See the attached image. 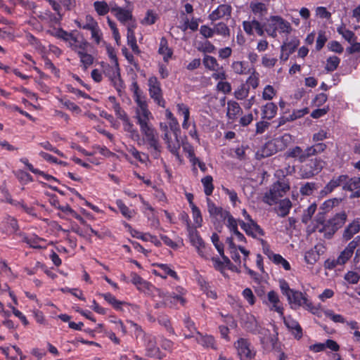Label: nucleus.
I'll use <instances>...</instances> for the list:
<instances>
[{
	"label": "nucleus",
	"mask_w": 360,
	"mask_h": 360,
	"mask_svg": "<svg viewBox=\"0 0 360 360\" xmlns=\"http://www.w3.org/2000/svg\"><path fill=\"white\" fill-rule=\"evenodd\" d=\"M158 268H159L160 271L154 270V274L157 276H159L163 278H166L167 276H169L174 279H178V276L176 271L172 270L169 265L166 264H155Z\"/></svg>",
	"instance_id": "obj_28"
},
{
	"label": "nucleus",
	"mask_w": 360,
	"mask_h": 360,
	"mask_svg": "<svg viewBox=\"0 0 360 360\" xmlns=\"http://www.w3.org/2000/svg\"><path fill=\"white\" fill-rule=\"evenodd\" d=\"M89 46V43L86 40L83 38L79 39L75 36L72 37V40L68 43V46L75 51L77 55H79V52H82L84 50L87 49Z\"/></svg>",
	"instance_id": "obj_27"
},
{
	"label": "nucleus",
	"mask_w": 360,
	"mask_h": 360,
	"mask_svg": "<svg viewBox=\"0 0 360 360\" xmlns=\"http://www.w3.org/2000/svg\"><path fill=\"white\" fill-rule=\"evenodd\" d=\"M243 27L245 33L250 36L254 34V30L259 36H263L264 34L263 26L255 19L251 21H243Z\"/></svg>",
	"instance_id": "obj_21"
},
{
	"label": "nucleus",
	"mask_w": 360,
	"mask_h": 360,
	"mask_svg": "<svg viewBox=\"0 0 360 360\" xmlns=\"http://www.w3.org/2000/svg\"><path fill=\"white\" fill-rule=\"evenodd\" d=\"M287 299L292 308L303 307L311 312L316 309L312 302L307 298V294L300 291L294 290Z\"/></svg>",
	"instance_id": "obj_8"
},
{
	"label": "nucleus",
	"mask_w": 360,
	"mask_h": 360,
	"mask_svg": "<svg viewBox=\"0 0 360 360\" xmlns=\"http://www.w3.org/2000/svg\"><path fill=\"white\" fill-rule=\"evenodd\" d=\"M104 73L111 80L115 89L118 91H121L124 87V83L120 77L118 62H116V64H113L111 66L108 65L104 70Z\"/></svg>",
	"instance_id": "obj_12"
},
{
	"label": "nucleus",
	"mask_w": 360,
	"mask_h": 360,
	"mask_svg": "<svg viewBox=\"0 0 360 360\" xmlns=\"http://www.w3.org/2000/svg\"><path fill=\"white\" fill-rule=\"evenodd\" d=\"M326 148V145L323 143H318L310 147L307 148V153L309 157L316 155L319 153L323 152Z\"/></svg>",
	"instance_id": "obj_50"
},
{
	"label": "nucleus",
	"mask_w": 360,
	"mask_h": 360,
	"mask_svg": "<svg viewBox=\"0 0 360 360\" xmlns=\"http://www.w3.org/2000/svg\"><path fill=\"white\" fill-rule=\"evenodd\" d=\"M286 158H295L300 162H304L309 158L308 153H307V148L302 150L300 146H295L292 148H290L285 153Z\"/></svg>",
	"instance_id": "obj_23"
},
{
	"label": "nucleus",
	"mask_w": 360,
	"mask_h": 360,
	"mask_svg": "<svg viewBox=\"0 0 360 360\" xmlns=\"http://www.w3.org/2000/svg\"><path fill=\"white\" fill-rule=\"evenodd\" d=\"M293 141L292 137L290 134H284L282 136L274 138L271 141H269L266 145L264 150H269V153H266V155L269 156L278 151H281L285 149ZM265 153V150H264Z\"/></svg>",
	"instance_id": "obj_7"
},
{
	"label": "nucleus",
	"mask_w": 360,
	"mask_h": 360,
	"mask_svg": "<svg viewBox=\"0 0 360 360\" xmlns=\"http://www.w3.org/2000/svg\"><path fill=\"white\" fill-rule=\"evenodd\" d=\"M226 220H227L226 226L231 232L233 233L238 230L239 221H238L236 219H234L229 212H228V216H226Z\"/></svg>",
	"instance_id": "obj_61"
},
{
	"label": "nucleus",
	"mask_w": 360,
	"mask_h": 360,
	"mask_svg": "<svg viewBox=\"0 0 360 360\" xmlns=\"http://www.w3.org/2000/svg\"><path fill=\"white\" fill-rule=\"evenodd\" d=\"M148 92L150 98L160 107L165 108L166 101L163 98L161 84L155 76L150 77L148 80Z\"/></svg>",
	"instance_id": "obj_9"
},
{
	"label": "nucleus",
	"mask_w": 360,
	"mask_h": 360,
	"mask_svg": "<svg viewBox=\"0 0 360 360\" xmlns=\"http://www.w3.org/2000/svg\"><path fill=\"white\" fill-rule=\"evenodd\" d=\"M360 188V177H353L349 178V176L347 175L346 181L343 184V190L353 191L354 190L358 189Z\"/></svg>",
	"instance_id": "obj_37"
},
{
	"label": "nucleus",
	"mask_w": 360,
	"mask_h": 360,
	"mask_svg": "<svg viewBox=\"0 0 360 360\" xmlns=\"http://www.w3.org/2000/svg\"><path fill=\"white\" fill-rule=\"evenodd\" d=\"M179 134L171 133L167 125H165V133L162 135V139L167 145V149L174 155L179 157V150L181 143L179 139Z\"/></svg>",
	"instance_id": "obj_10"
},
{
	"label": "nucleus",
	"mask_w": 360,
	"mask_h": 360,
	"mask_svg": "<svg viewBox=\"0 0 360 360\" xmlns=\"http://www.w3.org/2000/svg\"><path fill=\"white\" fill-rule=\"evenodd\" d=\"M347 220V214L345 212H341L336 214L332 219L328 221L335 228L338 230L341 228Z\"/></svg>",
	"instance_id": "obj_35"
},
{
	"label": "nucleus",
	"mask_w": 360,
	"mask_h": 360,
	"mask_svg": "<svg viewBox=\"0 0 360 360\" xmlns=\"http://www.w3.org/2000/svg\"><path fill=\"white\" fill-rule=\"evenodd\" d=\"M150 288L151 289L149 288V290L151 292L152 297L154 301H157V300L160 299H165L167 300H169L168 292H165L162 290L160 288H156L153 286H150Z\"/></svg>",
	"instance_id": "obj_56"
},
{
	"label": "nucleus",
	"mask_w": 360,
	"mask_h": 360,
	"mask_svg": "<svg viewBox=\"0 0 360 360\" xmlns=\"http://www.w3.org/2000/svg\"><path fill=\"white\" fill-rule=\"evenodd\" d=\"M116 205L117 207L119 208L120 212L127 219H131L135 212L134 210H130L124 202L122 200H116Z\"/></svg>",
	"instance_id": "obj_43"
},
{
	"label": "nucleus",
	"mask_w": 360,
	"mask_h": 360,
	"mask_svg": "<svg viewBox=\"0 0 360 360\" xmlns=\"http://www.w3.org/2000/svg\"><path fill=\"white\" fill-rule=\"evenodd\" d=\"M94 7L95 11H96V13L99 15H105L110 11V6L104 1H95L94 3Z\"/></svg>",
	"instance_id": "obj_49"
},
{
	"label": "nucleus",
	"mask_w": 360,
	"mask_h": 360,
	"mask_svg": "<svg viewBox=\"0 0 360 360\" xmlns=\"http://www.w3.org/2000/svg\"><path fill=\"white\" fill-rule=\"evenodd\" d=\"M188 235L192 245L198 249L199 255L203 257V252L201 249L202 248H205V243L202 239L199 236L198 232L195 229L189 227Z\"/></svg>",
	"instance_id": "obj_24"
},
{
	"label": "nucleus",
	"mask_w": 360,
	"mask_h": 360,
	"mask_svg": "<svg viewBox=\"0 0 360 360\" xmlns=\"http://www.w3.org/2000/svg\"><path fill=\"white\" fill-rule=\"evenodd\" d=\"M316 189V184L312 182L306 183L300 188V193L304 195H310Z\"/></svg>",
	"instance_id": "obj_64"
},
{
	"label": "nucleus",
	"mask_w": 360,
	"mask_h": 360,
	"mask_svg": "<svg viewBox=\"0 0 360 360\" xmlns=\"http://www.w3.org/2000/svg\"><path fill=\"white\" fill-rule=\"evenodd\" d=\"M136 28V25L132 22V24L128 26L127 30V44L131 48L133 52L136 54H139L141 51L136 44V38L134 33V30Z\"/></svg>",
	"instance_id": "obj_25"
},
{
	"label": "nucleus",
	"mask_w": 360,
	"mask_h": 360,
	"mask_svg": "<svg viewBox=\"0 0 360 360\" xmlns=\"http://www.w3.org/2000/svg\"><path fill=\"white\" fill-rule=\"evenodd\" d=\"M360 244V236H356L347 246L342 251L336 259V262L340 265L345 264L352 256L354 250Z\"/></svg>",
	"instance_id": "obj_15"
},
{
	"label": "nucleus",
	"mask_w": 360,
	"mask_h": 360,
	"mask_svg": "<svg viewBox=\"0 0 360 360\" xmlns=\"http://www.w3.org/2000/svg\"><path fill=\"white\" fill-rule=\"evenodd\" d=\"M123 127L125 131L129 134V136L134 141L140 140V134L136 129L134 128V124L130 122L129 117L122 120Z\"/></svg>",
	"instance_id": "obj_33"
},
{
	"label": "nucleus",
	"mask_w": 360,
	"mask_h": 360,
	"mask_svg": "<svg viewBox=\"0 0 360 360\" xmlns=\"http://www.w3.org/2000/svg\"><path fill=\"white\" fill-rule=\"evenodd\" d=\"M3 222L6 226V231L8 233H15L19 229L18 221L13 217H6Z\"/></svg>",
	"instance_id": "obj_41"
},
{
	"label": "nucleus",
	"mask_w": 360,
	"mask_h": 360,
	"mask_svg": "<svg viewBox=\"0 0 360 360\" xmlns=\"http://www.w3.org/2000/svg\"><path fill=\"white\" fill-rule=\"evenodd\" d=\"M337 31L349 43H352L356 39L354 33L351 30H347L345 26L338 27Z\"/></svg>",
	"instance_id": "obj_48"
},
{
	"label": "nucleus",
	"mask_w": 360,
	"mask_h": 360,
	"mask_svg": "<svg viewBox=\"0 0 360 360\" xmlns=\"http://www.w3.org/2000/svg\"><path fill=\"white\" fill-rule=\"evenodd\" d=\"M112 13L121 23L127 26V30L128 26L132 24V22L136 25V20L132 15L131 11L122 8L115 4V7H112Z\"/></svg>",
	"instance_id": "obj_13"
},
{
	"label": "nucleus",
	"mask_w": 360,
	"mask_h": 360,
	"mask_svg": "<svg viewBox=\"0 0 360 360\" xmlns=\"http://www.w3.org/2000/svg\"><path fill=\"white\" fill-rule=\"evenodd\" d=\"M360 231V218H356L352 221L344 230L342 238L347 241L350 240L356 233Z\"/></svg>",
	"instance_id": "obj_22"
},
{
	"label": "nucleus",
	"mask_w": 360,
	"mask_h": 360,
	"mask_svg": "<svg viewBox=\"0 0 360 360\" xmlns=\"http://www.w3.org/2000/svg\"><path fill=\"white\" fill-rule=\"evenodd\" d=\"M195 338L196 342L204 347L217 349L214 338L212 335H203L200 332H197Z\"/></svg>",
	"instance_id": "obj_29"
},
{
	"label": "nucleus",
	"mask_w": 360,
	"mask_h": 360,
	"mask_svg": "<svg viewBox=\"0 0 360 360\" xmlns=\"http://www.w3.org/2000/svg\"><path fill=\"white\" fill-rule=\"evenodd\" d=\"M204 66L212 71H217L219 69V64L217 59L211 56L205 55L202 59Z\"/></svg>",
	"instance_id": "obj_40"
},
{
	"label": "nucleus",
	"mask_w": 360,
	"mask_h": 360,
	"mask_svg": "<svg viewBox=\"0 0 360 360\" xmlns=\"http://www.w3.org/2000/svg\"><path fill=\"white\" fill-rule=\"evenodd\" d=\"M239 225L248 236L254 238L259 239V236H264V230L254 220H251L250 222L239 220Z\"/></svg>",
	"instance_id": "obj_14"
},
{
	"label": "nucleus",
	"mask_w": 360,
	"mask_h": 360,
	"mask_svg": "<svg viewBox=\"0 0 360 360\" xmlns=\"http://www.w3.org/2000/svg\"><path fill=\"white\" fill-rule=\"evenodd\" d=\"M135 118L143 135V141L148 145L149 148L153 150V158H159L162 152V146L160 143L158 133L151 124L153 116L148 110V105L140 102V108L136 109Z\"/></svg>",
	"instance_id": "obj_1"
},
{
	"label": "nucleus",
	"mask_w": 360,
	"mask_h": 360,
	"mask_svg": "<svg viewBox=\"0 0 360 360\" xmlns=\"http://www.w3.org/2000/svg\"><path fill=\"white\" fill-rule=\"evenodd\" d=\"M214 34L222 36L223 37H229L230 36V29L224 22H219L214 25Z\"/></svg>",
	"instance_id": "obj_47"
},
{
	"label": "nucleus",
	"mask_w": 360,
	"mask_h": 360,
	"mask_svg": "<svg viewBox=\"0 0 360 360\" xmlns=\"http://www.w3.org/2000/svg\"><path fill=\"white\" fill-rule=\"evenodd\" d=\"M287 328L290 331L294 338L300 340L302 337V328L299 323L290 316H281Z\"/></svg>",
	"instance_id": "obj_19"
},
{
	"label": "nucleus",
	"mask_w": 360,
	"mask_h": 360,
	"mask_svg": "<svg viewBox=\"0 0 360 360\" xmlns=\"http://www.w3.org/2000/svg\"><path fill=\"white\" fill-rule=\"evenodd\" d=\"M207 210L210 215L215 219L226 220L229 211L224 210L221 207H217L210 198H207Z\"/></svg>",
	"instance_id": "obj_20"
},
{
	"label": "nucleus",
	"mask_w": 360,
	"mask_h": 360,
	"mask_svg": "<svg viewBox=\"0 0 360 360\" xmlns=\"http://www.w3.org/2000/svg\"><path fill=\"white\" fill-rule=\"evenodd\" d=\"M158 53L162 56L163 60L166 63H167L172 56L173 51L168 46V42L165 37H162L160 39Z\"/></svg>",
	"instance_id": "obj_30"
},
{
	"label": "nucleus",
	"mask_w": 360,
	"mask_h": 360,
	"mask_svg": "<svg viewBox=\"0 0 360 360\" xmlns=\"http://www.w3.org/2000/svg\"><path fill=\"white\" fill-rule=\"evenodd\" d=\"M157 20V15L151 10L146 12L145 18L141 20L143 25H150L155 22Z\"/></svg>",
	"instance_id": "obj_63"
},
{
	"label": "nucleus",
	"mask_w": 360,
	"mask_h": 360,
	"mask_svg": "<svg viewBox=\"0 0 360 360\" xmlns=\"http://www.w3.org/2000/svg\"><path fill=\"white\" fill-rule=\"evenodd\" d=\"M265 304L269 307L271 311H276L281 316H283V307L278 295L274 290H271L267 294V301Z\"/></svg>",
	"instance_id": "obj_16"
},
{
	"label": "nucleus",
	"mask_w": 360,
	"mask_h": 360,
	"mask_svg": "<svg viewBox=\"0 0 360 360\" xmlns=\"http://www.w3.org/2000/svg\"><path fill=\"white\" fill-rule=\"evenodd\" d=\"M320 249V246L315 245L313 248L306 252L304 255L305 262L309 264H315L319 259Z\"/></svg>",
	"instance_id": "obj_32"
},
{
	"label": "nucleus",
	"mask_w": 360,
	"mask_h": 360,
	"mask_svg": "<svg viewBox=\"0 0 360 360\" xmlns=\"http://www.w3.org/2000/svg\"><path fill=\"white\" fill-rule=\"evenodd\" d=\"M317 229L319 232L323 233L324 237L326 238H330L337 231L328 221L325 224L318 226Z\"/></svg>",
	"instance_id": "obj_46"
},
{
	"label": "nucleus",
	"mask_w": 360,
	"mask_h": 360,
	"mask_svg": "<svg viewBox=\"0 0 360 360\" xmlns=\"http://www.w3.org/2000/svg\"><path fill=\"white\" fill-rule=\"evenodd\" d=\"M277 105L274 103H266L262 109V118L271 120L274 118L277 112Z\"/></svg>",
	"instance_id": "obj_36"
},
{
	"label": "nucleus",
	"mask_w": 360,
	"mask_h": 360,
	"mask_svg": "<svg viewBox=\"0 0 360 360\" xmlns=\"http://www.w3.org/2000/svg\"><path fill=\"white\" fill-rule=\"evenodd\" d=\"M48 32L58 39L69 43L74 36L72 33L68 32L62 28H53V30H48Z\"/></svg>",
	"instance_id": "obj_34"
},
{
	"label": "nucleus",
	"mask_w": 360,
	"mask_h": 360,
	"mask_svg": "<svg viewBox=\"0 0 360 360\" xmlns=\"http://www.w3.org/2000/svg\"><path fill=\"white\" fill-rule=\"evenodd\" d=\"M250 8L253 13L258 15L259 18L264 16L267 13V8L263 3H251Z\"/></svg>",
	"instance_id": "obj_45"
},
{
	"label": "nucleus",
	"mask_w": 360,
	"mask_h": 360,
	"mask_svg": "<svg viewBox=\"0 0 360 360\" xmlns=\"http://www.w3.org/2000/svg\"><path fill=\"white\" fill-rule=\"evenodd\" d=\"M289 190L290 185L288 181L285 180L277 181L271 186L269 191L264 194L263 201L269 205H275Z\"/></svg>",
	"instance_id": "obj_4"
},
{
	"label": "nucleus",
	"mask_w": 360,
	"mask_h": 360,
	"mask_svg": "<svg viewBox=\"0 0 360 360\" xmlns=\"http://www.w3.org/2000/svg\"><path fill=\"white\" fill-rule=\"evenodd\" d=\"M316 210V203L311 204L308 208L305 210H304L302 217V221L304 224H307L311 219L312 216L315 213Z\"/></svg>",
	"instance_id": "obj_54"
},
{
	"label": "nucleus",
	"mask_w": 360,
	"mask_h": 360,
	"mask_svg": "<svg viewBox=\"0 0 360 360\" xmlns=\"http://www.w3.org/2000/svg\"><path fill=\"white\" fill-rule=\"evenodd\" d=\"M271 261L276 265L282 266L286 271L290 270V263L279 254H277Z\"/></svg>",
	"instance_id": "obj_58"
},
{
	"label": "nucleus",
	"mask_w": 360,
	"mask_h": 360,
	"mask_svg": "<svg viewBox=\"0 0 360 360\" xmlns=\"http://www.w3.org/2000/svg\"><path fill=\"white\" fill-rule=\"evenodd\" d=\"M240 111L241 108L237 102L229 101L227 103V116L229 119H234Z\"/></svg>",
	"instance_id": "obj_42"
},
{
	"label": "nucleus",
	"mask_w": 360,
	"mask_h": 360,
	"mask_svg": "<svg viewBox=\"0 0 360 360\" xmlns=\"http://www.w3.org/2000/svg\"><path fill=\"white\" fill-rule=\"evenodd\" d=\"M278 206L275 209L276 212L279 217H285L292 207V202L289 199L285 198L278 200Z\"/></svg>",
	"instance_id": "obj_31"
},
{
	"label": "nucleus",
	"mask_w": 360,
	"mask_h": 360,
	"mask_svg": "<svg viewBox=\"0 0 360 360\" xmlns=\"http://www.w3.org/2000/svg\"><path fill=\"white\" fill-rule=\"evenodd\" d=\"M197 49L202 53H214L216 48L210 41L205 40L198 43Z\"/></svg>",
	"instance_id": "obj_51"
},
{
	"label": "nucleus",
	"mask_w": 360,
	"mask_h": 360,
	"mask_svg": "<svg viewBox=\"0 0 360 360\" xmlns=\"http://www.w3.org/2000/svg\"><path fill=\"white\" fill-rule=\"evenodd\" d=\"M259 240L260 241V243L262 246L263 253L266 255L271 261L277 254L273 252V251L270 249L269 245L266 240L262 238L259 239Z\"/></svg>",
	"instance_id": "obj_62"
},
{
	"label": "nucleus",
	"mask_w": 360,
	"mask_h": 360,
	"mask_svg": "<svg viewBox=\"0 0 360 360\" xmlns=\"http://www.w3.org/2000/svg\"><path fill=\"white\" fill-rule=\"evenodd\" d=\"M201 182L203 185L205 195L207 196L211 195L214 190L212 176L207 175L201 179Z\"/></svg>",
	"instance_id": "obj_44"
},
{
	"label": "nucleus",
	"mask_w": 360,
	"mask_h": 360,
	"mask_svg": "<svg viewBox=\"0 0 360 360\" xmlns=\"http://www.w3.org/2000/svg\"><path fill=\"white\" fill-rule=\"evenodd\" d=\"M101 297L104 298V300L108 302L110 304H111L115 309H121V306L123 302L117 300L114 295L111 293H103L100 295Z\"/></svg>",
	"instance_id": "obj_52"
},
{
	"label": "nucleus",
	"mask_w": 360,
	"mask_h": 360,
	"mask_svg": "<svg viewBox=\"0 0 360 360\" xmlns=\"http://www.w3.org/2000/svg\"><path fill=\"white\" fill-rule=\"evenodd\" d=\"M346 174L333 176L332 179L321 190V194L322 195H326L332 193L335 188H337L339 186H342L343 188V184L344 182L346 181Z\"/></svg>",
	"instance_id": "obj_18"
},
{
	"label": "nucleus",
	"mask_w": 360,
	"mask_h": 360,
	"mask_svg": "<svg viewBox=\"0 0 360 360\" xmlns=\"http://www.w3.org/2000/svg\"><path fill=\"white\" fill-rule=\"evenodd\" d=\"M247 84L252 89H256L259 82V75L255 70H253L250 76L247 79Z\"/></svg>",
	"instance_id": "obj_59"
},
{
	"label": "nucleus",
	"mask_w": 360,
	"mask_h": 360,
	"mask_svg": "<svg viewBox=\"0 0 360 360\" xmlns=\"http://www.w3.org/2000/svg\"><path fill=\"white\" fill-rule=\"evenodd\" d=\"M244 326L249 332L262 336L261 337L262 343L264 342L265 337L270 336V331L260 326L258 321L254 316L248 317V320L245 321Z\"/></svg>",
	"instance_id": "obj_11"
},
{
	"label": "nucleus",
	"mask_w": 360,
	"mask_h": 360,
	"mask_svg": "<svg viewBox=\"0 0 360 360\" xmlns=\"http://www.w3.org/2000/svg\"><path fill=\"white\" fill-rule=\"evenodd\" d=\"M231 68L237 75H247L249 73L247 63L244 61H233L231 65Z\"/></svg>",
	"instance_id": "obj_39"
},
{
	"label": "nucleus",
	"mask_w": 360,
	"mask_h": 360,
	"mask_svg": "<svg viewBox=\"0 0 360 360\" xmlns=\"http://www.w3.org/2000/svg\"><path fill=\"white\" fill-rule=\"evenodd\" d=\"M51 6L54 13L49 10L34 11L36 18L43 24L47 25L50 27L55 25L60 24L65 13L70 11L75 6V0H46Z\"/></svg>",
	"instance_id": "obj_2"
},
{
	"label": "nucleus",
	"mask_w": 360,
	"mask_h": 360,
	"mask_svg": "<svg viewBox=\"0 0 360 360\" xmlns=\"http://www.w3.org/2000/svg\"><path fill=\"white\" fill-rule=\"evenodd\" d=\"M237 355L240 360H253L257 355V350L251 342L244 338H240L234 343Z\"/></svg>",
	"instance_id": "obj_6"
},
{
	"label": "nucleus",
	"mask_w": 360,
	"mask_h": 360,
	"mask_svg": "<svg viewBox=\"0 0 360 360\" xmlns=\"http://www.w3.org/2000/svg\"><path fill=\"white\" fill-rule=\"evenodd\" d=\"M278 59L275 57H271L268 54H264L262 57V65L264 68H271L275 66Z\"/></svg>",
	"instance_id": "obj_60"
},
{
	"label": "nucleus",
	"mask_w": 360,
	"mask_h": 360,
	"mask_svg": "<svg viewBox=\"0 0 360 360\" xmlns=\"http://www.w3.org/2000/svg\"><path fill=\"white\" fill-rule=\"evenodd\" d=\"M300 44V41L297 38H292L290 41H286L283 43V44L281 46L283 49H285L286 51L288 52V53H292L297 47Z\"/></svg>",
	"instance_id": "obj_53"
},
{
	"label": "nucleus",
	"mask_w": 360,
	"mask_h": 360,
	"mask_svg": "<svg viewBox=\"0 0 360 360\" xmlns=\"http://www.w3.org/2000/svg\"><path fill=\"white\" fill-rule=\"evenodd\" d=\"M310 169L307 170V165L305 168L301 169L302 176L304 179H309L317 174L321 169L322 165L320 161L315 160L309 164Z\"/></svg>",
	"instance_id": "obj_26"
},
{
	"label": "nucleus",
	"mask_w": 360,
	"mask_h": 360,
	"mask_svg": "<svg viewBox=\"0 0 360 360\" xmlns=\"http://www.w3.org/2000/svg\"><path fill=\"white\" fill-rule=\"evenodd\" d=\"M269 37L276 38L277 31L281 33L289 34L292 27L289 22L278 15H273L269 18V22L264 30Z\"/></svg>",
	"instance_id": "obj_5"
},
{
	"label": "nucleus",
	"mask_w": 360,
	"mask_h": 360,
	"mask_svg": "<svg viewBox=\"0 0 360 360\" xmlns=\"http://www.w3.org/2000/svg\"><path fill=\"white\" fill-rule=\"evenodd\" d=\"M127 323L131 328H134V335L136 340L140 339L143 342L146 354L150 357L160 359V349L157 345L155 338L151 334L145 333L141 327L134 321H129Z\"/></svg>",
	"instance_id": "obj_3"
},
{
	"label": "nucleus",
	"mask_w": 360,
	"mask_h": 360,
	"mask_svg": "<svg viewBox=\"0 0 360 360\" xmlns=\"http://www.w3.org/2000/svg\"><path fill=\"white\" fill-rule=\"evenodd\" d=\"M340 62V59L335 56H330L327 59L326 70L328 72H333L337 69Z\"/></svg>",
	"instance_id": "obj_57"
},
{
	"label": "nucleus",
	"mask_w": 360,
	"mask_h": 360,
	"mask_svg": "<svg viewBox=\"0 0 360 360\" xmlns=\"http://www.w3.org/2000/svg\"><path fill=\"white\" fill-rule=\"evenodd\" d=\"M78 56L82 66L84 70H86L94 63V58L92 55L88 53V49L84 50L82 52H79Z\"/></svg>",
	"instance_id": "obj_38"
},
{
	"label": "nucleus",
	"mask_w": 360,
	"mask_h": 360,
	"mask_svg": "<svg viewBox=\"0 0 360 360\" xmlns=\"http://www.w3.org/2000/svg\"><path fill=\"white\" fill-rule=\"evenodd\" d=\"M231 13L232 7L229 4H221L209 15L208 18L212 22L222 18L229 20Z\"/></svg>",
	"instance_id": "obj_17"
},
{
	"label": "nucleus",
	"mask_w": 360,
	"mask_h": 360,
	"mask_svg": "<svg viewBox=\"0 0 360 360\" xmlns=\"http://www.w3.org/2000/svg\"><path fill=\"white\" fill-rule=\"evenodd\" d=\"M110 101H112V109L113 110L115 111V115H117V117L118 118H120V120H124L125 119L126 117H127V113L125 112L124 110H123L122 109V108L120 107V103H117L116 102V100H115V97H110L109 98Z\"/></svg>",
	"instance_id": "obj_55"
}]
</instances>
